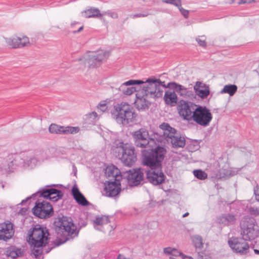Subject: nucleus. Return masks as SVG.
<instances>
[{"mask_svg": "<svg viewBox=\"0 0 259 259\" xmlns=\"http://www.w3.org/2000/svg\"><path fill=\"white\" fill-rule=\"evenodd\" d=\"M148 98L140 92L136 94L135 104L138 110H145L149 108L150 105V102L148 100Z\"/></svg>", "mask_w": 259, "mask_h": 259, "instance_id": "nucleus-23", "label": "nucleus"}, {"mask_svg": "<svg viewBox=\"0 0 259 259\" xmlns=\"http://www.w3.org/2000/svg\"><path fill=\"white\" fill-rule=\"evenodd\" d=\"M192 241L195 248H201L203 247L202 238L199 235H194L192 237Z\"/></svg>", "mask_w": 259, "mask_h": 259, "instance_id": "nucleus-32", "label": "nucleus"}, {"mask_svg": "<svg viewBox=\"0 0 259 259\" xmlns=\"http://www.w3.org/2000/svg\"><path fill=\"white\" fill-rule=\"evenodd\" d=\"M30 160V162L31 163H33L34 164H35L36 163V160L34 158H31Z\"/></svg>", "mask_w": 259, "mask_h": 259, "instance_id": "nucleus-52", "label": "nucleus"}, {"mask_svg": "<svg viewBox=\"0 0 259 259\" xmlns=\"http://www.w3.org/2000/svg\"><path fill=\"white\" fill-rule=\"evenodd\" d=\"M109 56L108 51L99 50L97 52H90L84 55L80 60H84L85 63L88 64L89 67L95 68L100 66L102 63L106 60Z\"/></svg>", "mask_w": 259, "mask_h": 259, "instance_id": "nucleus-8", "label": "nucleus"}, {"mask_svg": "<svg viewBox=\"0 0 259 259\" xmlns=\"http://www.w3.org/2000/svg\"><path fill=\"white\" fill-rule=\"evenodd\" d=\"M196 95L202 99L206 98L209 94L210 91L208 88L201 89L195 91Z\"/></svg>", "mask_w": 259, "mask_h": 259, "instance_id": "nucleus-35", "label": "nucleus"}, {"mask_svg": "<svg viewBox=\"0 0 259 259\" xmlns=\"http://www.w3.org/2000/svg\"><path fill=\"white\" fill-rule=\"evenodd\" d=\"M235 220V217L233 214L230 213L223 214L220 217L219 223L224 225L229 226L234 224Z\"/></svg>", "mask_w": 259, "mask_h": 259, "instance_id": "nucleus-25", "label": "nucleus"}, {"mask_svg": "<svg viewBox=\"0 0 259 259\" xmlns=\"http://www.w3.org/2000/svg\"><path fill=\"white\" fill-rule=\"evenodd\" d=\"M34 215L40 219H47L52 217L54 211L52 205L48 201H37L32 209Z\"/></svg>", "mask_w": 259, "mask_h": 259, "instance_id": "nucleus-11", "label": "nucleus"}, {"mask_svg": "<svg viewBox=\"0 0 259 259\" xmlns=\"http://www.w3.org/2000/svg\"><path fill=\"white\" fill-rule=\"evenodd\" d=\"M39 195L45 198L49 199L53 202H56L63 196V192L59 190L54 188L44 189L40 192L32 195V197H35Z\"/></svg>", "mask_w": 259, "mask_h": 259, "instance_id": "nucleus-14", "label": "nucleus"}, {"mask_svg": "<svg viewBox=\"0 0 259 259\" xmlns=\"http://www.w3.org/2000/svg\"><path fill=\"white\" fill-rule=\"evenodd\" d=\"M5 40L8 45L12 48L23 47L29 44V38L26 36L22 38L17 36L6 38Z\"/></svg>", "mask_w": 259, "mask_h": 259, "instance_id": "nucleus-20", "label": "nucleus"}, {"mask_svg": "<svg viewBox=\"0 0 259 259\" xmlns=\"http://www.w3.org/2000/svg\"><path fill=\"white\" fill-rule=\"evenodd\" d=\"M237 91V87L235 84H228L224 87L221 93H227L230 96H233Z\"/></svg>", "mask_w": 259, "mask_h": 259, "instance_id": "nucleus-29", "label": "nucleus"}, {"mask_svg": "<svg viewBox=\"0 0 259 259\" xmlns=\"http://www.w3.org/2000/svg\"><path fill=\"white\" fill-rule=\"evenodd\" d=\"M212 119V115L210 110L205 106L198 105L192 120L201 126L206 127L209 124Z\"/></svg>", "mask_w": 259, "mask_h": 259, "instance_id": "nucleus-9", "label": "nucleus"}, {"mask_svg": "<svg viewBox=\"0 0 259 259\" xmlns=\"http://www.w3.org/2000/svg\"><path fill=\"white\" fill-rule=\"evenodd\" d=\"M196 41L199 45L203 48H205L207 46V42L206 41V37L204 35L199 36L196 38Z\"/></svg>", "mask_w": 259, "mask_h": 259, "instance_id": "nucleus-37", "label": "nucleus"}, {"mask_svg": "<svg viewBox=\"0 0 259 259\" xmlns=\"http://www.w3.org/2000/svg\"><path fill=\"white\" fill-rule=\"evenodd\" d=\"M198 256H201V257L203 256V255L201 254H202V252L201 253V252H198Z\"/></svg>", "mask_w": 259, "mask_h": 259, "instance_id": "nucleus-58", "label": "nucleus"}, {"mask_svg": "<svg viewBox=\"0 0 259 259\" xmlns=\"http://www.w3.org/2000/svg\"><path fill=\"white\" fill-rule=\"evenodd\" d=\"M178 85L175 82H169L165 85L164 89H168L165 91L164 96V100L166 104L170 106H175L177 104L178 97L176 91H178Z\"/></svg>", "mask_w": 259, "mask_h": 259, "instance_id": "nucleus-13", "label": "nucleus"}, {"mask_svg": "<svg viewBox=\"0 0 259 259\" xmlns=\"http://www.w3.org/2000/svg\"><path fill=\"white\" fill-rule=\"evenodd\" d=\"M250 211L251 212H253V213L255 214H259V209L257 208L255 209L254 207H250Z\"/></svg>", "mask_w": 259, "mask_h": 259, "instance_id": "nucleus-49", "label": "nucleus"}, {"mask_svg": "<svg viewBox=\"0 0 259 259\" xmlns=\"http://www.w3.org/2000/svg\"><path fill=\"white\" fill-rule=\"evenodd\" d=\"M82 14L85 18H100L103 16L102 13H100V10L98 8L94 7H91L84 11Z\"/></svg>", "mask_w": 259, "mask_h": 259, "instance_id": "nucleus-26", "label": "nucleus"}, {"mask_svg": "<svg viewBox=\"0 0 259 259\" xmlns=\"http://www.w3.org/2000/svg\"><path fill=\"white\" fill-rule=\"evenodd\" d=\"M83 26L82 25L80 26L77 30H74L72 31V32L73 33H76L77 32H80L83 29Z\"/></svg>", "mask_w": 259, "mask_h": 259, "instance_id": "nucleus-50", "label": "nucleus"}, {"mask_svg": "<svg viewBox=\"0 0 259 259\" xmlns=\"http://www.w3.org/2000/svg\"><path fill=\"white\" fill-rule=\"evenodd\" d=\"M105 175L108 181L120 182L122 176L120 170L114 165L107 166L105 169Z\"/></svg>", "mask_w": 259, "mask_h": 259, "instance_id": "nucleus-22", "label": "nucleus"}, {"mask_svg": "<svg viewBox=\"0 0 259 259\" xmlns=\"http://www.w3.org/2000/svg\"><path fill=\"white\" fill-rule=\"evenodd\" d=\"M254 194L255 195V199L259 202V186L258 185L254 188Z\"/></svg>", "mask_w": 259, "mask_h": 259, "instance_id": "nucleus-45", "label": "nucleus"}, {"mask_svg": "<svg viewBox=\"0 0 259 259\" xmlns=\"http://www.w3.org/2000/svg\"><path fill=\"white\" fill-rule=\"evenodd\" d=\"M179 95L189 99H192L194 97V94L192 91L185 88L180 84H179Z\"/></svg>", "mask_w": 259, "mask_h": 259, "instance_id": "nucleus-30", "label": "nucleus"}, {"mask_svg": "<svg viewBox=\"0 0 259 259\" xmlns=\"http://www.w3.org/2000/svg\"><path fill=\"white\" fill-rule=\"evenodd\" d=\"M109 222V219L108 217L102 215L101 217H97L94 221V223L97 225L102 226L107 224Z\"/></svg>", "mask_w": 259, "mask_h": 259, "instance_id": "nucleus-33", "label": "nucleus"}, {"mask_svg": "<svg viewBox=\"0 0 259 259\" xmlns=\"http://www.w3.org/2000/svg\"><path fill=\"white\" fill-rule=\"evenodd\" d=\"M92 115H93L95 117H96L98 116V114L96 112H93L92 113Z\"/></svg>", "mask_w": 259, "mask_h": 259, "instance_id": "nucleus-54", "label": "nucleus"}, {"mask_svg": "<svg viewBox=\"0 0 259 259\" xmlns=\"http://www.w3.org/2000/svg\"><path fill=\"white\" fill-rule=\"evenodd\" d=\"M78 24H79L78 22H73V23H72L71 24V27L73 28L75 25Z\"/></svg>", "mask_w": 259, "mask_h": 259, "instance_id": "nucleus-53", "label": "nucleus"}, {"mask_svg": "<svg viewBox=\"0 0 259 259\" xmlns=\"http://www.w3.org/2000/svg\"><path fill=\"white\" fill-rule=\"evenodd\" d=\"M23 251L20 248L11 247L7 251V254L12 258H15L22 256Z\"/></svg>", "mask_w": 259, "mask_h": 259, "instance_id": "nucleus-27", "label": "nucleus"}, {"mask_svg": "<svg viewBox=\"0 0 259 259\" xmlns=\"http://www.w3.org/2000/svg\"><path fill=\"white\" fill-rule=\"evenodd\" d=\"M205 87V84H203L202 82L200 81H197L196 82V84L194 87V89L195 91H197V90H200L201 89H203L204 87Z\"/></svg>", "mask_w": 259, "mask_h": 259, "instance_id": "nucleus-41", "label": "nucleus"}, {"mask_svg": "<svg viewBox=\"0 0 259 259\" xmlns=\"http://www.w3.org/2000/svg\"><path fill=\"white\" fill-rule=\"evenodd\" d=\"M72 194L74 199L78 204L82 206H87L89 204V203L88 200L81 193L78 188L76 186H74L72 187Z\"/></svg>", "mask_w": 259, "mask_h": 259, "instance_id": "nucleus-24", "label": "nucleus"}, {"mask_svg": "<svg viewBox=\"0 0 259 259\" xmlns=\"http://www.w3.org/2000/svg\"><path fill=\"white\" fill-rule=\"evenodd\" d=\"M145 170L141 168L130 170L127 177V182L130 186H137L144 181Z\"/></svg>", "mask_w": 259, "mask_h": 259, "instance_id": "nucleus-15", "label": "nucleus"}, {"mask_svg": "<svg viewBox=\"0 0 259 259\" xmlns=\"http://www.w3.org/2000/svg\"><path fill=\"white\" fill-rule=\"evenodd\" d=\"M55 226L57 237L64 239V242L69 240L70 236L77 234L76 227L70 218L64 216L59 218L55 222Z\"/></svg>", "mask_w": 259, "mask_h": 259, "instance_id": "nucleus-7", "label": "nucleus"}, {"mask_svg": "<svg viewBox=\"0 0 259 259\" xmlns=\"http://www.w3.org/2000/svg\"><path fill=\"white\" fill-rule=\"evenodd\" d=\"M159 128L161 131L155 133L154 138H150L148 130L144 128H141L133 132L132 135L135 146L142 148L151 149L152 151L155 149H153L154 146L157 147L155 140L156 139V141L160 142L166 140L168 144H171L172 147L177 148L178 137L175 136L176 130L166 122L160 124Z\"/></svg>", "mask_w": 259, "mask_h": 259, "instance_id": "nucleus-1", "label": "nucleus"}, {"mask_svg": "<svg viewBox=\"0 0 259 259\" xmlns=\"http://www.w3.org/2000/svg\"><path fill=\"white\" fill-rule=\"evenodd\" d=\"M14 234L13 225L11 223L0 224V240L7 241L12 237Z\"/></svg>", "mask_w": 259, "mask_h": 259, "instance_id": "nucleus-21", "label": "nucleus"}, {"mask_svg": "<svg viewBox=\"0 0 259 259\" xmlns=\"http://www.w3.org/2000/svg\"><path fill=\"white\" fill-rule=\"evenodd\" d=\"M188 142L187 149L188 150V152L194 151L199 147V143L197 140H192L188 139Z\"/></svg>", "mask_w": 259, "mask_h": 259, "instance_id": "nucleus-31", "label": "nucleus"}, {"mask_svg": "<svg viewBox=\"0 0 259 259\" xmlns=\"http://www.w3.org/2000/svg\"><path fill=\"white\" fill-rule=\"evenodd\" d=\"M246 236L242 235L241 237H232L228 240L230 247L235 252L240 254H246L249 251V245L247 241L251 239H246Z\"/></svg>", "mask_w": 259, "mask_h": 259, "instance_id": "nucleus-10", "label": "nucleus"}, {"mask_svg": "<svg viewBox=\"0 0 259 259\" xmlns=\"http://www.w3.org/2000/svg\"><path fill=\"white\" fill-rule=\"evenodd\" d=\"M148 15V13H139L137 14L132 15L130 16V17L132 18H136L138 17H147Z\"/></svg>", "mask_w": 259, "mask_h": 259, "instance_id": "nucleus-43", "label": "nucleus"}, {"mask_svg": "<svg viewBox=\"0 0 259 259\" xmlns=\"http://www.w3.org/2000/svg\"><path fill=\"white\" fill-rule=\"evenodd\" d=\"M113 151L125 166L132 167L137 160L135 147L131 144L119 142L113 148Z\"/></svg>", "mask_w": 259, "mask_h": 259, "instance_id": "nucleus-5", "label": "nucleus"}, {"mask_svg": "<svg viewBox=\"0 0 259 259\" xmlns=\"http://www.w3.org/2000/svg\"><path fill=\"white\" fill-rule=\"evenodd\" d=\"M49 132L52 134H75L79 131L78 126H64L56 124H51L49 128Z\"/></svg>", "mask_w": 259, "mask_h": 259, "instance_id": "nucleus-17", "label": "nucleus"}, {"mask_svg": "<svg viewBox=\"0 0 259 259\" xmlns=\"http://www.w3.org/2000/svg\"><path fill=\"white\" fill-rule=\"evenodd\" d=\"M163 3L173 5L175 6H178V0H163Z\"/></svg>", "mask_w": 259, "mask_h": 259, "instance_id": "nucleus-44", "label": "nucleus"}, {"mask_svg": "<svg viewBox=\"0 0 259 259\" xmlns=\"http://www.w3.org/2000/svg\"><path fill=\"white\" fill-rule=\"evenodd\" d=\"M241 235L246 236V239H253L255 236V221L254 219H249L241 224Z\"/></svg>", "mask_w": 259, "mask_h": 259, "instance_id": "nucleus-16", "label": "nucleus"}, {"mask_svg": "<svg viewBox=\"0 0 259 259\" xmlns=\"http://www.w3.org/2000/svg\"><path fill=\"white\" fill-rule=\"evenodd\" d=\"M142 89L139 92L147 98H158L162 97L163 89L165 88L164 81L155 79L154 77H150L143 81Z\"/></svg>", "mask_w": 259, "mask_h": 259, "instance_id": "nucleus-6", "label": "nucleus"}, {"mask_svg": "<svg viewBox=\"0 0 259 259\" xmlns=\"http://www.w3.org/2000/svg\"><path fill=\"white\" fill-rule=\"evenodd\" d=\"M15 161L12 160L10 162L4 161V162L0 164V170L5 171L6 172H10L14 169Z\"/></svg>", "mask_w": 259, "mask_h": 259, "instance_id": "nucleus-28", "label": "nucleus"}, {"mask_svg": "<svg viewBox=\"0 0 259 259\" xmlns=\"http://www.w3.org/2000/svg\"><path fill=\"white\" fill-rule=\"evenodd\" d=\"M175 256H170L169 257V259H177L176 258H175L174 257Z\"/></svg>", "mask_w": 259, "mask_h": 259, "instance_id": "nucleus-59", "label": "nucleus"}, {"mask_svg": "<svg viewBox=\"0 0 259 259\" xmlns=\"http://www.w3.org/2000/svg\"><path fill=\"white\" fill-rule=\"evenodd\" d=\"M47 230L39 225H36L32 230L28 232V242L30 244L32 253L36 258L42 252V247L48 243V235Z\"/></svg>", "mask_w": 259, "mask_h": 259, "instance_id": "nucleus-3", "label": "nucleus"}, {"mask_svg": "<svg viewBox=\"0 0 259 259\" xmlns=\"http://www.w3.org/2000/svg\"><path fill=\"white\" fill-rule=\"evenodd\" d=\"M179 11L180 12L182 15L185 18L188 19L189 18L190 11L184 9L181 4V0H179Z\"/></svg>", "mask_w": 259, "mask_h": 259, "instance_id": "nucleus-38", "label": "nucleus"}, {"mask_svg": "<svg viewBox=\"0 0 259 259\" xmlns=\"http://www.w3.org/2000/svg\"><path fill=\"white\" fill-rule=\"evenodd\" d=\"M102 14L103 15H107L113 19H117L118 18V15L117 13L116 12L112 11L111 10H108L107 11L104 12L102 13Z\"/></svg>", "mask_w": 259, "mask_h": 259, "instance_id": "nucleus-40", "label": "nucleus"}, {"mask_svg": "<svg viewBox=\"0 0 259 259\" xmlns=\"http://www.w3.org/2000/svg\"><path fill=\"white\" fill-rule=\"evenodd\" d=\"M111 115L118 123L126 124L134 121L137 117L134 107L128 103L122 102L114 106Z\"/></svg>", "mask_w": 259, "mask_h": 259, "instance_id": "nucleus-4", "label": "nucleus"}, {"mask_svg": "<svg viewBox=\"0 0 259 259\" xmlns=\"http://www.w3.org/2000/svg\"><path fill=\"white\" fill-rule=\"evenodd\" d=\"M254 252L256 254H259V250L254 249Z\"/></svg>", "mask_w": 259, "mask_h": 259, "instance_id": "nucleus-55", "label": "nucleus"}, {"mask_svg": "<svg viewBox=\"0 0 259 259\" xmlns=\"http://www.w3.org/2000/svg\"><path fill=\"white\" fill-rule=\"evenodd\" d=\"M253 2H254V0H250L248 2H247L246 0H239V1L238 2V4L239 5L244 4H247V3L250 4Z\"/></svg>", "mask_w": 259, "mask_h": 259, "instance_id": "nucleus-48", "label": "nucleus"}, {"mask_svg": "<svg viewBox=\"0 0 259 259\" xmlns=\"http://www.w3.org/2000/svg\"><path fill=\"white\" fill-rule=\"evenodd\" d=\"M188 145V139L186 140L185 137H184V136H180L179 147H184L185 146H186V148H187Z\"/></svg>", "mask_w": 259, "mask_h": 259, "instance_id": "nucleus-39", "label": "nucleus"}, {"mask_svg": "<svg viewBox=\"0 0 259 259\" xmlns=\"http://www.w3.org/2000/svg\"><path fill=\"white\" fill-rule=\"evenodd\" d=\"M31 198V197H28L26 200H22V203H23L25 201H26L27 200H28L30 199Z\"/></svg>", "mask_w": 259, "mask_h": 259, "instance_id": "nucleus-57", "label": "nucleus"}, {"mask_svg": "<svg viewBox=\"0 0 259 259\" xmlns=\"http://www.w3.org/2000/svg\"><path fill=\"white\" fill-rule=\"evenodd\" d=\"M143 82L141 80H129L122 84L119 87L118 90L125 95H131L136 91L135 87H130L135 84H140Z\"/></svg>", "mask_w": 259, "mask_h": 259, "instance_id": "nucleus-19", "label": "nucleus"}, {"mask_svg": "<svg viewBox=\"0 0 259 259\" xmlns=\"http://www.w3.org/2000/svg\"><path fill=\"white\" fill-rule=\"evenodd\" d=\"M120 182L106 181L104 189L106 196L113 197L117 196L121 191Z\"/></svg>", "mask_w": 259, "mask_h": 259, "instance_id": "nucleus-18", "label": "nucleus"}, {"mask_svg": "<svg viewBox=\"0 0 259 259\" xmlns=\"http://www.w3.org/2000/svg\"><path fill=\"white\" fill-rule=\"evenodd\" d=\"M198 105L191 101L180 100L179 101V115L184 120L191 121L192 116Z\"/></svg>", "mask_w": 259, "mask_h": 259, "instance_id": "nucleus-12", "label": "nucleus"}, {"mask_svg": "<svg viewBox=\"0 0 259 259\" xmlns=\"http://www.w3.org/2000/svg\"><path fill=\"white\" fill-rule=\"evenodd\" d=\"M178 252L177 249L175 248L170 247H165L163 248V252L166 255H170V256H175L177 257V255L174 252Z\"/></svg>", "mask_w": 259, "mask_h": 259, "instance_id": "nucleus-36", "label": "nucleus"}, {"mask_svg": "<svg viewBox=\"0 0 259 259\" xmlns=\"http://www.w3.org/2000/svg\"><path fill=\"white\" fill-rule=\"evenodd\" d=\"M166 150L162 146H157L155 149L144 156L143 163L150 168L145 170L146 179L153 185H158L164 182L165 176L161 170L162 162Z\"/></svg>", "mask_w": 259, "mask_h": 259, "instance_id": "nucleus-2", "label": "nucleus"}, {"mask_svg": "<svg viewBox=\"0 0 259 259\" xmlns=\"http://www.w3.org/2000/svg\"><path fill=\"white\" fill-rule=\"evenodd\" d=\"M189 214V213L188 212H186L185 214H184L183 215V218H185L186 217H187L188 215Z\"/></svg>", "mask_w": 259, "mask_h": 259, "instance_id": "nucleus-56", "label": "nucleus"}, {"mask_svg": "<svg viewBox=\"0 0 259 259\" xmlns=\"http://www.w3.org/2000/svg\"><path fill=\"white\" fill-rule=\"evenodd\" d=\"M117 259H126L124 255L122 254H119Z\"/></svg>", "mask_w": 259, "mask_h": 259, "instance_id": "nucleus-51", "label": "nucleus"}, {"mask_svg": "<svg viewBox=\"0 0 259 259\" xmlns=\"http://www.w3.org/2000/svg\"><path fill=\"white\" fill-rule=\"evenodd\" d=\"M193 173L195 177L200 180H204L207 178V174L201 169H195Z\"/></svg>", "mask_w": 259, "mask_h": 259, "instance_id": "nucleus-34", "label": "nucleus"}, {"mask_svg": "<svg viewBox=\"0 0 259 259\" xmlns=\"http://www.w3.org/2000/svg\"><path fill=\"white\" fill-rule=\"evenodd\" d=\"M179 160H187L189 159V155L188 154L185 155L182 153H179Z\"/></svg>", "mask_w": 259, "mask_h": 259, "instance_id": "nucleus-46", "label": "nucleus"}, {"mask_svg": "<svg viewBox=\"0 0 259 259\" xmlns=\"http://www.w3.org/2000/svg\"><path fill=\"white\" fill-rule=\"evenodd\" d=\"M179 256H181L182 259H193L192 257L186 255L181 252H179Z\"/></svg>", "mask_w": 259, "mask_h": 259, "instance_id": "nucleus-47", "label": "nucleus"}, {"mask_svg": "<svg viewBox=\"0 0 259 259\" xmlns=\"http://www.w3.org/2000/svg\"><path fill=\"white\" fill-rule=\"evenodd\" d=\"M98 109L104 112L107 109V104L104 102L100 103L98 106Z\"/></svg>", "mask_w": 259, "mask_h": 259, "instance_id": "nucleus-42", "label": "nucleus"}]
</instances>
